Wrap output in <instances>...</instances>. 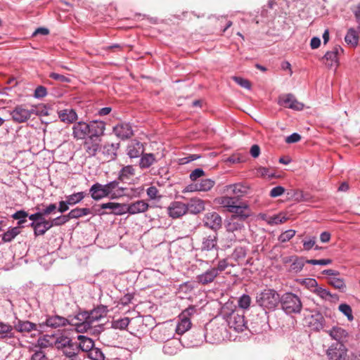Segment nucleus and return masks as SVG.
<instances>
[{"label":"nucleus","instance_id":"obj_1","mask_svg":"<svg viewBox=\"0 0 360 360\" xmlns=\"http://www.w3.org/2000/svg\"><path fill=\"white\" fill-rule=\"evenodd\" d=\"M281 301L278 293L273 289H265L257 293L256 297L257 303L264 309H274Z\"/></svg>","mask_w":360,"mask_h":360},{"label":"nucleus","instance_id":"obj_2","mask_svg":"<svg viewBox=\"0 0 360 360\" xmlns=\"http://www.w3.org/2000/svg\"><path fill=\"white\" fill-rule=\"evenodd\" d=\"M283 310L286 314H297L301 311L302 308L300 297L295 294L287 292L281 297L280 302Z\"/></svg>","mask_w":360,"mask_h":360},{"label":"nucleus","instance_id":"obj_3","mask_svg":"<svg viewBox=\"0 0 360 360\" xmlns=\"http://www.w3.org/2000/svg\"><path fill=\"white\" fill-rule=\"evenodd\" d=\"M226 321L229 326L237 332H242L247 328L243 311H232L227 316Z\"/></svg>","mask_w":360,"mask_h":360},{"label":"nucleus","instance_id":"obj_4","mask_svg":"<svg viewBox=\"0 0 360 360\" xmlns=\"http://www.w3.org/2000/svg\"><path fill=\"white\" fill-rule=\"evenodd\" d=\"M244 222L239 220L238 218L231 217L226 224V231L233 233L234 240H242L245 232Z\"/></svg>","mask_w":360,"mask_h":360},{"label":"nucleus","instance_id":"obj_5","mask_svg":"<svg viewBox=\"0 0 360 360\" xmlns=\"http://www.w3.org/2000/svg\"><path fill=\"white\" fill-rule=\"evenodd\" d=\"M330 360H345L347 357V349L342 342L332 344L326 351Z\"/></svg>","mask_w":360,"mask_h":360},{"label":"nucleus","instance_id":"obj_6","mask_svg":"<svg viewBox=\"0 0 360 360\" xmlns=\"http://www.w3.org/2000/svg\"><path fill=\"white\" fill-rule=\"evenodd\" d=\"M68 324L75 326L76 330L79 332H85L91 328L90 323H89V314L88 311H83L79 313L75 316L69 320Z\"/></svg>","mask_w":360,"mask_h":360},{"label":"nucleus","instance_id":"obj_7","mask_svg":"<svg viewBox=\"0 0 360 360\" xmlns=\"http://www.w3.org/2000/svg\"><path fill=\"white\" fill-rule=\"evenodd\" d=\"M32 113V110L26 108L24 105H18L11 112V115L15 122L22 123L27 121Z\"/></svg>","mask_w":360,"mask_h":360},{"label":"nucleus","instance_id":"obj_8","mask_svg":"<svg viewBox=\"0 0 360 360\" xmlns=\"http://www.w3.org/2000/svg\"><path fill=\"white\" fill-rule=\"evenodd\" d=\"M167 214L172 219H178L187 213L186 203L180 201L172 202L167 208Z\"/></svg>","mask_w":360,"mask_h":360},{"label":"nucleus","instance_id":"obj_9","mask_svg":"<svg viewBox=\"0 0 360 360\" xmlns=\"http://www.w3.org/2000/svg\"><path fill=\"white\" fill-rule=\"evenodd\" d=\"M278 103L285 108L296 110H301L304 108L303 103L299 102L292 94H285L279 97Z\"/></svg>","mask_w":360,"mask_h":360},{"label":"nucleus","instance_id":"obj_10","mask_svg":"<svg viewBox=\"0 0 360 360\" xmlns=\"http://www.w3.org/2000/svg\"><path fill=\"white\" fill-rule=\"evenodd\" d=\"M203 222L205 226L217 230L221 227L222 219L217 212H210L205 214Z\"/></svg>","mask_w":360,"mask_h":360},{"label":"nucleus","instance_id":"obj_11","mask_svg":"<svg viewBox=\"0 0 360 360\" xmlns=\"http://www.w3.org/2000/svg\"><path fill=\"white\" fill-rule=\"evenodd\" d=\"M69 319H67L60 316H49L45 322L40 323L39 328L40 329L44 328V326L50 327L52 328H56L61 326H65L68 325Z\"/></svg>","mask_w":360,"mask_h":360},{"label":"nucleus","instance_id":"obj_12","mask_svg":"<svg viewBox=\"0 0 360 360\" xmlns=\"http://www.w3.org/2000/svg\"><path fill=\"white\" fill-rule=\"evenodd\" d=\"M231 213L233 214L231 217H237L243 221H245L252 214L249 205L245 202L236 204Z\"/></svg>","mask_w":360,"mask_h":360},{"label":"nucleus","instance_id":"obj_13","mask_svg":"<svg viewBox=\"0 0 360 360\" xmlns=\"http://www.w3.org/2000/svg\"><path fill=\"white\" fill-rule=\"evenodd\" d=\"M72 136L77 140L86 139L89 136V124L84 122H78L72 127Z\"/></svg>","mask_w":360,"mask_h":360},{"label":"nucleus","instance_id":"obj_14","mask_svg":"<svg viewBox=\"0 0 360 360\" xmlns=\"http://www.w3.org/2000/svg\"><path fill=\"white\" fill-rule=\"evenodd\" d=\"M89 136L88 138L101 139V137L104 134L105 124L102 121H93L89 124Z\"/></svg>","mask_w":360,"mask_h":360},{"label":"nucleus","instance_id":"obj_15","mask_svg":"<svg viewBox=\"0 0 360 360\" xmlns=\"http://www.w3.org/2000/svg\"><path fill=\"white\" fill-rule=\"evenodd\" d=\"M248 190V186L240 183L228 185L224 188V191L229 195H235L236 199L246 195Z\"/></svg>","mask_w":360,"mask_h":360},{"label":"nucleus","instance_id":"obj_16","mask_svg":"<svg viewBox=\"0 0 360 360\" xmlns=\"http://www.w3.org/2000/svg\"><path fill=\"white\" fill-rule=\"evenodd\" d=\"M84 148L88 156L96 155L101 148V139H93V138L87 137L84 143Z\"/></svg>","mask_w":360,"mask_h":360},{"label":"nucleus","instance_id":"obj_17","mask_svg":"<svg viewBox=\"0 0 360 360\" xmlns=\"http://www.w3.org/2000/svg\"><path fill=\"white\" fill-rule=\"evenodd\" d=\"M89 314V323H90L91 328L94 324L104 318L107 315V309L104 306H99L91 311H88Z\"/></svg>","mask_w":360,"mask_h":360},{"label":"nucleus","instance_id":"obj_18","mask_svg":"<svg viewBox=\"0 0 360 360\" xmlns=\"http://www.w3.org/2000/svg\"><path fill=\"white\" fill-rule=\"evenodd\" d=\"M340 51H342V49L340 46H335L332 51H328L325 54L323 59L326 60L325 65L328 68H331L334 65L338 66V55Z\"/></svg>","mask_w":360,"mask_h":360},{"label":"nucleus","instance_id":"obj_19","mask_svg":"<svg viewBox=\"0 0 360 360\" xmlns=\"http://www.w3.org/2000/svg\"><path fill=\"white\" fill-rule=\"evenodd\" d=\"M143 146L139 141H133L127 146V153L130 158H139L143 155Z\"/></svg>","mask_w":360,"mask_h":360},{"label":"nucleus","instance_id":"obj_20","mask_svg":"<svg viewBox=\"0 0 360 360\" xmlns=\"http://www.w3.org/2000/svg\"><path fill=\"white\" fill-rule=\"evenodd\" d=\"M187 207V213L197 214L200 213L205 210V202L199 198H192L186 204Z\"/></svg>","mask_w":360,"mask_h":360},{"label":"nucleus","instance_id":"obj_21","mask_svg":"<svg viewBox=\"0 0 360 360\" xmlns=\"http://www.w3.org/2000/svg\"><path fill=\"white\" fill-rule=\"evenodd\" d=\"M115 135L122 139L130 138L133 135L131 126L127 123H122L113 128Z\"/></svg>","mask_w":360,"mask_h":360},{"label":"nucleus","instance_id":"obj_22","mask_svg":"<svg viewBox=\"0 0 360 360\" xmlns=\"http://www.w3.org/2000/svg\"><path fill=\"white\" fill-rule=\"evenodd\" d=\"M148 204L144 200H137L127 205L128 213L136 214L145 212L148 209Z\"/></svg>","mask_w":360,"mask_h":360},{"label":"nucleus","instance_id":"obj_23","mask_svg":"<svg viewBox=\"0 0 360 360\" xmlns=\"http://www.w3.org/2000/svg\"><path fill=\"white\" fill-rule=\"evenodd\" d=\"M68 360H82L79 354L77 342H72L61 352Z\"/></svg>","mask_w":360,"mask_h":360},{"label":"nucleus","instance_id":"obj_24","mask_svg":"<svg viewBox=\"0 0 360 360\" xmlns=\"http://www.w3.org/2000/svg\"><path fill=\"white\" fill-rule=\"evenodd\" d=\"M326 333L335 340L338 342H342L348 337V333L341 327L335 326L332 329L327 330Z\"/></svg>","mask_w":360,"mask_h":360},{"label":"nucleus","instance_id":"obj_25","mask_svg":"<svg viewBox=\"0 0 360 360\" xmlns=\"http://www.w3.org/2000/svg\"><path fill=\"white\" fill-rule=\"evenodd\" d=\"M217 269L212 268L207 270L204 274H202L197 276V281L202 285H206L212 283L214 278L217 276Z\"/></svg>","mask_w":360,"mask_h":360},{"label":"nucleus","instance_id":"obj_26","mask_svg":"<svg viewBox=\"0 0 360 360\" xmlns=\"http://www.w3.org/2000/svg\"><path fill=\"white\" fill-rule=\"evenodd\" d=\"M77 340L79 341V343H77L79 352L80 351L89 352L94 347V341L88 337L79 335L77 337Z\"/></svg>","mask_w":360,"mask_h":360},{"label":"nucleus","instance_id":"obj_27","mask_svg":"<svg viewBox=\"0 0 360 360\" xmlns=\"http://www.w3.org/2000/svg\"><path fill=\"white\" fill-rule=\"evenodd\" d=\"M58 117L60 121L70 124L77 120V115L73 109H65L58 112Z\"/></svg>","mask_w":360,"mask_h":360},{"label":"nucleus","instance_id":"obj_28","mask_svg":"<svg viewBox=\"0 0 360 360\" xmlns=\"http://www.w3.org/2000/svg\"><path fill=\"white\" fill-rule=\"evenodd\" d=\"M216 200L219 205L226 208L227 211L229 212H233V209L235 208V206L237 204V200L236 198L227 195L218 198Z\"/></svg>","mask_w":360,"mask_h":360},{"label":"nucleus","instance_id":"obj_29","mask_svg":"<svg viewBox=\"0 0 360 360\" xmlns=\"http://www.w3.org/2000/svg\"><path fill=\"white\" fill-rule=\"evenodd\" d=\"M37 327L38 326L35 323H33L28 321H18V323L14 326L15 329L20 333H30L32 330H39Z\"/></svg>","mask_w":360,"mask_h":360},{"label":"nucleus","instance_id":"obj_30","mask_svg":"<svg viewBox=\"0 0 360 360\" xmlns=\"http://www.w3.org/2000/svg\"><path fill=\"white\" fill-rule=\"evenodd\" d=\"M91 198L95 200H99L105 197H107L105 191L103 188V185L99 183L94 184L89 189Z\"/></svg>","mask_w":360,"mask_h":360},{"label":"nucleus","instance_id":"obj_31","mask_svg":"<svg viewBox=\"0 0 360 360\" xmlns=\"http://www.w3.org/2000/svg\"><path fill=\"white\" fill-rule=\"evenodd\" d=\"M358 30H356L354 28H349L345 37V42L352 47H356L358 45L359 35Z\"/></svg>","mask_w":360,"mask_h":360},{"label":"nucleus","instance_id":"obj_32","mask_svg":"<svg viewBox=\"0 0 360 360\" xmlns=\"http://www.w3.org/2000/svg\"><path fill=\"white\" fill-rule=\"evenodd\" d=\"M98 214L101 215L110 214H116V215H122L123 214L128 212V209H127V205L115 202L113 211H101V212L100 210H98Z\"/></svg>","mask_w":360,"mask_h":360},{"label":"nucleus","instance_id":"obj_33","mask_svg":"<svg viewBox=\"0 0 360 360\" xmlns=\"http://www.w3.org/2000/svg\"><path fill=\"white\" fill-rule=\"evenodd\" d=\"M156 162V158L153 153H146L141 155L139 161V167L141 169H146L150 167L154 162Z\"/></svg>","mask_w":360,"mask_h":360},{"label":"nucleus","instance_id":"obj_34","mask_svg":"<svg viewBox=\"0 0 360 360\" xmlns=\"http://www.w3.org/2000/svg\"><path fill=\"white\" fill-rule=\"evenodd\" d=\"M217 246V236L215 234L209 235L203 238L202 243V250H210Z\"/></svg>","mask_w":360,"mask_h":360},{"label":"nucleus","instance_id":"obj_35","mask_svg":"<svg viewBox=\"0 0 360 360\" xmlns=\"http://www.w3.org/2000/svg\"><path fill=\"white\" fill-rule=\"evenodd\" d=\"M180 322L177 324L176 328V333L179 335H183L188 331L191 327V322L190 319L179 317Z\"/></svg>","mask_w":360,"mask_h":360},{"label":"nucleus","instance_id":"obj_36","mask_svg":"<svg viewBox=\"0 0 360 360\" xmlns=\"http://www.w3.org/2000/svg\"><path fill=\"white\" fill-rule=\"evenodd\" d=\"M292 261L293 262L290 267V271L294 273H298L301 271L304 266V264L306 263V260L304 261L302 257H298L296 256Z\"/></svg>","mask_w":360,"mask_h":360},{"label":"nucleus","instance_id":"obj_37","mask_svg":"<svg viewBox=\"0 0 360 360\" xmlns=\"http://www.w3.org/2000/svg\"><path fill=\"white\" fill-rule=\"evenodd\" d=\"M135 175V169L131 165H127L124 167L119 174V179L121 181H124L125 179H129L131 176Z\"/></svg>","mask_w":360,"mask_h":360},{"label":"nucleus","instance_id":"obj_38","mask_svg":"<svg viewBox=\"0 0 360 360\" xmlns=\"http://www.w3.org/2000/svg\"><path fill=\"white\" fill-rule=\"evenodd\" d=\"M52 227L51 221L43 219L42 221H39L38 227L36 229L35 236L44 235L48 230Z\"/></svg>","mask_w":360,"mask_h":360},{"label":"nucleus","instance_id":"obj_39","mask_svg":"<svg viewBox=\"0 0 360 360\" xmlns=\"http://www.w3.org/2000/svg\"><path fill=\"white\" fill-rule=\"evenodd\" d=\"M328 283L333 288L338 289L341 291H344L345 289L346 288L344 280L337 276L330 277L328 278Z\"/></svg>","mask_w":360,"mask_h":360},{"label":"nucleus","instance_id":"obj_40","mask_svg":"<svg viewBox=\"0 0 360 360\" xmlns=\"http://www.w3.org/2000/svg\"><path fill=\"white\" fill-rule=\"evenodd\" d=\"M20 233L19 226L8 229L2 236V240L4 242H11L15 236Z\"/></svg>","mask_w":360,"mask_h":360},{"label":"nucleus","instance_id":"obj_41","mask_svg":"<svg viewBox=\"0 0 360 360\" xmlns=\"http://www.w3.org/2000/svg\"><path fill=\"white\" fill-rule=\"evenodd\" d=\"M72 342L73 341L70 338L68 337L61 336L57 338L55 342V345L58 350H60L62 352L63 350L65 349V348H67Z\"/></svg>","mask_w":360,"mask_h":360},{"label":"nucleus","instance_id":"obj_42","mask_svg":"<svg viewBox=\"0 0 360 360\" xmlns=\"http://www.w3.org/2000/svg\"><path fill=\"white\" fill-rule=\"evenodd\" d=\"M84 197L85 194L84 192H78L67 196L66 200L70 205H73L82 201Z\"/></svg>","mask_w":360,"mask_h":360},{"label":"nucleus","instance_id":"obj_43","mask_svg":"<svg viewBox=\"0 0 360 360\" xmlns=\"http://www.w3.org/2000/svg\"><path fill=\"white\" fill-rule=\"evenodd\" d=\"M91 213L89 208H79L77 207L70 211V216L72 219H77L83 216L88 215Z\"/></svg>","mask_w":360,"mask_h":360},{"label":"nucleus","instance_id":"obj_44","mask_svg":"<svg viewBox=\"0 0 360 360\" xmlns=\"http://www.w3.org/2000/svg\"><path fill=\"white\" fill-rule=\"evenodd\" d=\"M214 185V181L211 179H202L200 183H198V188L200 191H207L210 190Z\"/></svg>","mask_w":360,"mask_h":360},{"label":"nucleus","instance_id":"obj_45","mask_svg":"<svg viewBox=\"0 0 360 360\" xmlns=\"http://www.w3.org/2000/svg\"><path fill=\"white\" fill-rule=\"evenodd\" d=\"M89 357L92 360H104L105 356L98 348L94 347L91 351L88 352Z\"/></svg>","mask_w":360,"mask_h":360},{"label":"nucleus","instance_id":"obj_46","mask_svg":"<svg viewBox=\"0 0 360 360\" xmlns=\"http://www.w3.org/2000/svg\"><path fill=\"white\" fill-rule=\"evenodd\" d=\"M338 308L339 310L347 317L349 321H352L354 319L352 310L349 305L347 304H341Z\"/></svg>","mask_w":360,"mask_h":360},{"label":"nucleus","instance_id":"obj_47","mask_svg":"<svg viewBox=\"0 0 360 360\" xmlns=\"http://www.w3.org/2000/svg\"><path fill=\"white\" fill-rule=\"evenodd\" d=\"M295 231L292 229L287 230L283 232L278 237V240L281 243L289 241L295 235Z\"/></svg>","mask_w":360,"mask_h":360},{"label":"nucleus","instance_id":"obj_48","mask_svg":"<svg viewBox=\"0 0 360 360\" xmlns=\"http://www.w3.org/2000/svg\"><path fill=\"white\" fill-rule=\"evenodd\" d=\"M130 323V319L128 317H125L119 319L113 323V326L115 328L125 329Z\"/></svg>","mask_w":360,"mask_h":360},{"label":"nucleus","instance_id":"obj_49","mask_svg":"<svg viewBox=\"0 0 360 360\" xmlns=\"http://www.w3.org/2000/svg\"><path fill=\"white\" fill-rule=\"evenodd\" d=\"M311 318L316 321V323H314L313 324V326H314V328L316 329V330H320L323 328V321H324V319L323 317V316L319 314V313H317L314 315H313L311 316Z\"/></svg>","mask_w":360,"mask_h":360},{"label":"nucleus","instance_id":"obj_50","mask_svg":"<svg viewBox=\"0 0 360 360\" xmlns=\"http://www.w3.org/2000/svg\"><path fill=\"white\" fill-rule=\"evenodd\" d=\"M251 303V298L248 295H242L238 300V306L242 309H248Z\"/></svg>","mask_w":360,"mask_h":360},{"label":"nucleus","instance_id":"obj_51","mask_svg":"<svg viewBox=\"0 0 360 360\" xmlns=\"http://www.w3.org/2000/svg\"><path fill=\"white\" fill-rule=\"evenodd\" d=\"M332 259H307L306 263L313 264V265H328L332 263Z\"/></svg>","mask_w":360,"mask_h":360},{"label":"nucleus","instance_id":"obj_52","mask_svg":"<svg viewBox=\"0 0 360 360\" xmlns=\"http://www.w3.org/2000/svg\"><path fill=\"white\" fill-rule=\"evenodd\" d=\"M257 175L262 177L267 176L268 178H272L274 174L270 172V169L266 167H260L257 169Z\"/></svg>","mask_w":360,"mask_h":360},{"label":"nucleus","instance_id":"obj_53","mask_svg":"<svg viewBox=\"0 0 360 360\" xmlns=\"http://www.w3.org/2000/svg\"><path fill=\"white\" fill-rule=\"evenodd\" d=\"M314 292L323 299H328V297H332V295L328 290L321 287L316 288L314 290Z\"/></svg>","mask_w":360,"mask_h":360},{"label":"nucleus","instance_id":"obj_54","mask_svg":"<svg viewBox=\"0 0 360 360\" xmlns=\"http://www.w3.org/2000/svg\"><path fill=\"white\" fill-rule=\"evenodd\" d=\"M233 79L240 86L245 88V89H250L251 84L250 82L245 79H243L240 77H233Z\"/></svg>","mask_w":360,"mask_h":360},{"label":"nucleus","instance_id":"obj_55","mask_svg":"<svg viewBox=\"0 0 360 360\" xmlns=\"http://www.w3.org/2000/svg\"><path fill=\"white\" fill-rule=\"evenodd\" d=\"M285 192V188L283 186H278L273 188L270 191V196L271 198H276L283 195Z\"/></svg>","mask_w":360,"mask_h":360},{"label":"nucleus","instance_id":"obj_56","mask_svg":"<svg viewBox=\"0 0 360 360\" xmlns=\"http://www.w3.org/2000/svg\"><path fill=\"white\" fill-rule=\"evenodd\" d=\"M233 256L236 260L243 259L246 256V251L243 248H237L235 249Z\"/></svg>","mask_w":360,"mask_h":360},{"label":"nucleus","instance_id":"obj_57","mask_svg":"<svg viewBox=\"0 0 360 360\" xmlns=\"http://www.w3.org/2000/svg\"><path fill=\"white\" fill-rule=\"evenodd\" d=\"M31 360H48V358L44 351L39 349L32 354Z\"/></svg>","mask_w":360,"mask_h":360},{"label":"nucleus","instance_id":"obj_58","mask_svg":"<svg viewBox=\"0 0 360 360\" xmlns=\"http://www.w3.org/2000/svg\"><path fill=\"white\" fill-rule=\"evenodd\" d=\"M205 175V172L202 169L198 168L194 169L190 174V179L193 181H195L198 178Z\"/></svg>","mask_w":360,"mask_h":360},{"label":"nucleus","instance_id":"obj_59","mask_svg":"<svg viewBox=\"0 0 360 360\" xmlns=\"http://www.w3.org/2000/svg\"><path fill=\"white\" fill-rule=\"evenodd\" d=\"M12 330V327L10 325L5 324L0 322V335L2 337L7 336V335Z\"/></svg>","mask_w":360,"mask_h":360},{"label":"nucleus","instance_id":"obj_60","mask_svg":"<svg viewBox=\"0 0 360 360\" xmlns=\"http://www.w3.org/2000/svg\"><path fill=\"white\" fill-rule=\"evenodd\" d=\"M316 243V237L309 238L303 241V247L305 250H311Z\"/></svg>","mask_w":360,"mask_h":360},{"label":"nucleus","instance_id":"obj_61","mask_svg":"<svg viewBox=\"0 0 360 360\" xmlns=\"http://www.w3.org/2000/svg\"><path fill=\"white\" fill-rule=\"evenodd\" d=\"M352 12L356 22L359 24L357 29L358 32L360 33V4L352 8Z\"/></svg>","mask_w":360,"mask_h":360},{"label":"nucleus","instance_id":"obj_62","mask_svg":"<svg viewBox=\"0 0 360 360\" xmlns=\"http://www.w3.org/2000/svg\"><path fill=\"white\" fill-rule=\"evenodd\" d=\"M47 94L46 89L43 86H39L34 91V96L36 98H43Z\"/></svg>","mask_w":360,"mask_h":360},{"label":"nucleus","instance_id":"obj_63","mask_svg":"<svg viewBox=\"0 0 360 360\" xmlns=\"http://www.w3.org/2000/svg\"><path fill=\"white\" fill-rule=\"evenodd\" d=\"M146 192L150 199H156L158 197L159 191L155 186L149 187Z\"/></svg>","mask_w":360,"mask_h":360},{"label":"nucleus","instance_id":"obj_64","mask_svg":"<svg viewBox=\"0 0 360 360\" xmlns=\"http://www.w3.org/2000/svg\"><path fill=\"white\" fill-rule=\"evenodd\" d=\"M195 312V308L193 306H190L185 310H184L180 314L179 317L189 319V316L193 315Z\"/></svg>","mask_w":360,"mask_h":360}]
</instances>
